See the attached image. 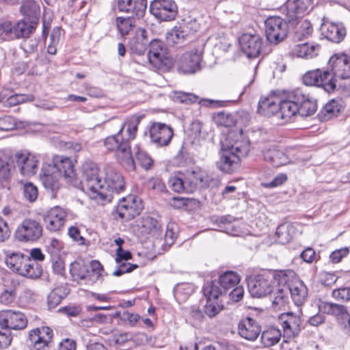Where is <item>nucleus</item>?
<instances>
[{
  "instance_id": "nucleus-54",
  "label": "nucleus",
  "mask_w": 350,
  "mask_h": 350,
  "mask_svg": "<svg viewBox=\"0 0 350 350\" xmlns=\"http://www.w3.org/2000/svg\"><path fill=\"white\" fill-rule=\"evenodd\" d=\"M312 32V27L310 21H304L295 31V37L299 40L304 39Z\"/></svg>"
},
{
  "instance_id": "nucleus-22",
  "label": "nucleus",
  "mask_w": 350,
  "mask_h": 350,
  "mask_svg": "<svg viewBox=\"0 0 350 350\" xmlns=\"http://www.w3.org/2000/svg\"><path fill=\"white\" fill-rule=\"evenodd\" d=\"M313 0H286L287 14L292 19L303 17L312 9Z\"/></svg>"
},
{
  "instance_id": "nucleus-18",
  "label": "nucleus",
  "mask_w": 350,
  "mask_h": 350,
  "mask_svg": "<svg viewBox=\"0 0 350 350\" xmlns=\"http://www.w3.org/2000/svg\"><path fill=\"white\" fill-rule=\"evenodd\" d=\"M0 324L11 329H22L26 327L27 319L25 314L21 312L11 310L0 312Z\"/></svg>"
},
{
  "instance_id": "nucleus-61",
  "label": "nucleus",
  "mask_w": 350,
  "mask_h": 350,
  "mask_svg": "<svg viewBox=\"0 0 350 350\" xmlns=\"http://www.w3.org/2000/svg\"><path fill=\"white\" fill-rule=\"evenodd\" d=\"M10 178V170L7 162L0 159V184L7 183Z\"/></svg>"
},
{
  "instance_id": "nucleus-60",
  "label": "nucleus",
  "mask_w": 350,
  "mask_h": 350,
  "mask_svg": "<svg viewBox=\"0 0 350 350\" xmlns=\"http://www.w3.org/2000/svg\"><path fill=\"white\" fill-rule=\"evenodd\" d=\"M118 268L113 273V275L117 276V277L120 276L122 274L126 273H130L133 270H134L135 269H136L137 267V265L131 264V263L122 262V261H121L120 263H118Z\"/></svg>"
},
{
  "instance_id": "nucleus-63",
  "label": "nucleus",
  "mask_w": 350,
  "mask_h": 350,
  "mask_svg": "<svg viewBox=\"0 0 350 350\" xmlns=\"http://www.w3.org/2000/svg\"><path fill=\"white\" fill-rule=\"evenodd\" d=\"M62 297L60 295V291L55 289L48 295V304L50 308H55L62 301Z\"/></svg>"
},
{
  "instance_id": "nucleus-8",
  "label": "nucleus",
  "mask_w": 350,
  "mask_h": 350,
  "mask_svg": "<svg viewBox=\"0 0 350 350\" xmlns=\"http://www.w3.org/2000/svg\"><path fill=\"white\" fill-rule=\"evenodd\" d=\"M265 35L271 43L282 41L288 33V24L280 16H270L265 22Z\"/></svg>"
},
{
  "instance_id": "nucleus-39",
  "label": "nucleus",
  "mask_w": 350,
  "mask_h": 350,
  "mask_svg": "<svg viewBox=\"0 0 350 350\" xmlns=\"http://www.w3.org/2000/svg\"><path fill=\"white\" fill-rule=\"evenodd\" d=\"M347 35V29L342 23H329V42L338 44Z\"/></svg>"
},
{
  "instance_id": "nucleus-20",
  "label": "nucleus",
  "mask_w": 350,
  "mask_h": 350,
  "mask_svg": "<svg viewBox=\"0 0 350 350\" xmlns=\"http://www.w3.org/2000/svg\"><path fill=\"white\" fill-rule=\"evenodd\" d=\"M278 321L283 328L284 336L288 338L295 337L301 330V319L293 312L281 314Z\"/></svg>"
},
{
  "instance_id": "nucleus-1",
  "label": "nucleus",
  "mask_w": 350,
  "mask_h": 350,
  "mask_svg": "<svg viewBox=\"0 0 350 350\" xmlns=\"http://www.w3.org/2000/svg\"><path fill=\"white\" fill-rule=\"evenodd\" d=\"M41 180L46 190L51 193V197H55V193L59 189V179L63 176L66 181L78 187L81 181L77 178L72 161L66 157L55 155L51 163H45L42 168Z\"/></svg>"
},
{
  "instance_id": "nucleus-45",
  "label": "nucleus",
  "mask_w": 350,
  "mask_h": 350,
  "mask_svg": "<svg viewBox=\"0 0 350 350\" xmlns=\"http://www.w3.org/2000/svg\"><path fill=\"white\" fill-rule=\"evenodd\" d=\"M134 151L136 160L139 165L146 170L150 169L153 164V160L151 157L146 152L140 150L139 146H135Z\"/></svg>"
},
{
  "instance_id": "nucleus-47",
  "label": "nucleus",
  "mask_w": 350,
  "mask_h": 350,
  "mask_svg": "<svg viewBox=\"0 0 350 350\" xmlns=\"http://www.w3.org/2000/svg\"><path fill=\"white\" fill-rule=\"evenodd\" d=\"M185 183L183 174L172 176L168 181L169 187L177 193L186 192V185Z\"/></svg>"
},
{
  "instance_id": "nucleus-56",
  "label": "nucleus",
  "mask_w": 350,
  "mask_h": 350,
  "mask_svg": "<svg viewBox=\"0 0 350 350\" xmlns=\"http://www.w3.org/2000/svg\"><path fill=\"white\" fill-rule=\"evenodd\" d=\"M11 332L0 324V349L8 347L12 342Z\"/></svg>"
},
{
  "instance_id": "nucleus-46",
  "label": "nucleus",
  "mask_w": 350,
  "mask_h": 350,
  "mask_svg": "<svg viewBox=\"0 0 350 350\" xmlns=\"http://www.w3.org/2000/svg\"><path fill=\"white\" fill-rule=\"evenodd\" d=\"M147 0H133L129 13L137 18H142L146 10Z\"/></svg>"
},
{
  "instance_id": "nucleus-3",
  "label": "nucleus",
  "mask_w": 350,
  "mask_h": 350,
  "mask_svg": "<svg viewBox=\"0 0 350 350\" xmlns=\"http://www.w3.org/2000/svg\"><path fill=\"white\" fill-rule=\"evenodd\" d=\"M104 145L107 150L116 152L118 159L128 170H135V165L130 145L127 141L124 140L122 135L118 132L116 135L106 137Z\"/></svg>"
},
{
  "instance_id": "nucleus-6",
  "label": "nucleus",
  "mask_w": 350,
  "mask_h": 350,
  "mask_svg": "<svg viewBox=\"0 0 350 350\" xmlns=\"http://www.w3.org/2000/svg\"><path fill=\"white\" fill-rule=\"evenodd\" d=\"M148 59L152 68L159 70H167L172 65V60L167 56L166 49L158 40L150 42Z\"/></svg>"
},
{
  "instance_id": "nucleus-15",
  "label": "nucleus",
  "mask_w": 350,
  "mask_h": 350,
  "mask_svg": "<svg viewBox=\"0 0 350 350\" xmlns=\"http://www.w3.org/2000/svg\"><path fill=\"white\" fill-rule=\"evenodd\" d=\"M67 213L60 206H54L49 210L43 216L46 228L51 232L59 231L66 222Z\"/></svg>"
},
{
  "instance_id": "nucleus-5",
  "label": "nucleus",
  "mask_w": 350,
  "mask_h": 350,
  "mask_svg": "<svg viewBox=\"0 0 350 350\" xmlns=\"http://www.w3.org/2000/svg\"><path fill=\"white\" fill-rule=\"evenodd\" d=\"M275 274L271 271H264L249 280L247 286L250 295L260 298L273 292Z\"/></svg>"
},
{
  "instance_id": "nucleus-33",
  "label": "nucleus",
  "mask_w": 350,
  "mask_h": 350,
  "mask_svg": "<svg viewBox=\"0 0 350 350\" xmlns=\"http://www.w3.org/2000/svg\"><path fill=\"white\" fill-rule=\"evenodd\" d=\"M282 333L280 329L271 326L265 329L260 336L261 343L265 347H272L280 340Z\"/></svg>"
},
{
  "instance_id": "nucleus-41",
  "label": "nucleus",
  "mask_w": 350,
  "mask_h": 350,
  "mask_svg": "<svg viewBox=\"0 0 350 350\" xmlns=\"http://www.w3.org/2000/svg\"><path fill=\"white\" fill-rule=\"evenodd\" d=\"M218 284L219 283L215 282H210L204 285L203 292L206 299L219 300V297L225 293L224 290L218 286Z\"/></svg>"
},
{
  "instance_id": "nucleus-53",
  "label": "nucleus",
  "mask_w": 350,
  "mask_h": 350,
  "mask_svg": "<svg viewBox=\"0 0 350 350\" xmlns=\"http://www.w3.org/2000/svg\"><path fill=\"white\" fill-rule=\"evenodd\" d=\"M344 107L345 104L342 98L332 99L329 101V118L337 117Z\"/></svg>"
},
{
  "instance_id": "nucleus-21",
  "label": "nucleus",
  "mask_w": 350,
  "mask_h": 350,
  "mask_svg": "<svg viewBox=\"0 0 350 350\" xmlns=\"http://www.w3.org/2000/svg\"><path fill=\"white\" fill-rule=\"evenodd\" d=\"M295 90L288 94L286 98L280 101V111L278 118L288 122L293 118L298 115L299 109L295 99Z\"/></svg>"
},
{
  "instance_id": "nucleus-23",
  "label": "nucleus",
  "mask_w": 350,
  "mask_h": 350,
  "mask_svg": "<svg viewBox=\"0 0 350 350\" xmlns=\"http://www.w3.org/2000/svg\"><path fill=\"white\" fill-rule=\"evenodd\" d=\"M329 314L334 318L338 327L346 332L350 327V314L346 306L329 304Z\"/></svg>"
},
{
  "instance_id": "nucleus-64",
  "label": "nucleus",
  "mask_w": 350,
  "mask_h": 350,
  "mask_svg": "<svg viewBox=\"0 0 350 350\" xmlns=\"http://www.w3.org/2000/svg\"><path fill=\"white\" fill-rule=\"evenodd\" d=\"M348 247H342L339 250H336L330 255L329 258L334 263L339 262L344 257L347 256L349 254Z\"/></svg>"
},
{
  "instance_id": "nucleus-34",
  "label": "nucleus",
  "mask_w": 350,
  "mask_h": 350,
  "mask_svg": "<svg viewBox=\"0 0 350 350\" xmlns=\"http://www.w3.org/2000/svg\"><path fill=\"white\" fill-rule=\"evenodd\" d=\"M12 39L14 38H20L28 36L35 29V24L29 23L24 20L17 22H12Z\"/></svg>"
},
{
  "instance_id": "nucleus-26",
  "label": "nucleus",
  "mask_w": 350,
  "mask_h": 350,
  "mask_svg": "<svg viewBox=\"0 0 350 350\" xmlns=\"http://www.w3.org/2000/svg\"><path fill=\"white\" fill-rule=\"evenodd\" d=\"M294 99H295L297 103L298 115L302 117L310 116L317 111V104L300 90H295V97Z\"/></svg>"
},
{
  "instance_id": "nucleus-57",
  "label": "nucleus",
  "mask_w": 350,
  "mask_h": 350,
  "mask_svg": "<svg viewBox=\"0 0 350 350\" xmlns=\"http://www.w3.org/2000/svg\"><path fill=\"white\" fill-rule=\"evenodd\" d=\"M39 10L37 3L33 0H27L21 7V12L27 16L36 14Z\"/></svg>"
},
{
  "instance_id": "nucleus-13",
  "label": "nucleus",
  "mask_w": 350,
  "mask_h": 350,
  "mask_svg": "<svg viewBox=\"0 0 350 350\" xmlns=\"http://www.w3.org/2000/svg\"><path fill=\"white\" fill-rule=\"evenodd\" d=\"M105 191L109 193V198H101L111 201L115 195H118L124 190L125 184L122 176L115 170L107 167L105 169V177L103 184Z\"/></svg>"
},
{
  "instance_id": "nucleus-40",
  "label": "nucleus",
  "mask_w": 350,
  "mask_h": 350,
  "mask_svg": "<svg viewBox=\"0 0 350 350\" xmlns=\"http://www.w3.org/2000/svg\"><path fill=\"white\" fill-rule=\"evenodd\" d=\"M239 276L235 272L226 271L220 275L218 283L226 292V291L234 288L239 282Z\"/></svg>"
},
{
  "instance_id": "nucleus-59",
  "label": "nucleus",
  "mask_w": 350,
  "mask_h": 350,
  "mask_svg": "<svg viewBox=\"0 0 350 350\" xmlns=\"http://www.w3.org/2000/svg\"><path fill=\"white\" fill-rule=\"evenodd\" d=\"M88 266L92 275V281L98 280L102 275L103 266L98 261L92 260Z\"/></svg>"
},
{
  "instance_id": "nucleus-38",
  "label": "nucleus",
  "mask_w": 350,
  "mask_h": 350,
  "mask_svg": "<svg viewBox=\"0 0 350 350\" xmlns=\"http://www.w3.org/2000/svg\"><path fill=\"white\" fill-rule=\"evenodd\" d=\"M42 273V268L37 262L32 260L29 256L28 261L24 265L23 269L20 275L29 278H38Z\"/></svg>"
},
{
  "instance_id": "nucleus-19",
  "label": "nucleus",
  "mask_w": 350,
  "mask_h": 350,
  "mask_svg": "<svg viewBox=\"0 0 350 350\" xmlns=\"http://www.w3.org/2000/svg\"><path fill=\"white\" fill-rule=\"evenodd\" d=\"M329 66L332 74L340 79L350 77V56L344 54H335L329 58Z\"/></svg>"
},
{
  "instance_id": "nucleus-30",
  "label": "nucleus",
  "mask_w": 350,
  "mask_h": 350,
  "mask_svg": "<svg viewBox=\"0 0 350 350\" xmlns=\"http://www.w3.org/2000/svg\"><path fill=\"white\" fill-rule=\"evenodd\" d=\"M5 263L8 267L13 272L21 274L22 269L26 262L28 261V256L23 254L20 252L5 253Z\"/></svg>"
},
{
  "instance_id": "nucleus-4",
  "label": "nucleus",
  "mask_w": 350,
  "mask_h": 350,
  "mask_svg": "<svg viewBox=\"0 0 350 350\" xmlns=\"http://www.w3.org/2000/svg\"><path fill=\"white\" fill-rule=\"evenodd\" d=\"M82 175L85 182L86 189L94 198H107L109 193L105 191L101 179L98 176V167L97 165L87 161L81 166Z\"/></svg>"
},
{
  "instance_id": "nucleus-62",
  "label": "nucleus",
  "mask_w": 350,
  "mask_h": 350,
  "mask_svg": "<svg viewBox=\"0 0 350 350\" xmlns=\"http://www.w3.org/2000/svg\"><path fill=\"white\" fill-rule=\"evenodd\" d=\"M332 297L337 300L349 301L350 299V288H340L334 290Z\"/></svg>"
},
{
  "instance_id": "nucleus-17",
  "label": "nucleus",
  "mask_w": 350,
  "mask_h": 350,
  "mask_svg": "<svg viewBox=\"0 0 350 350\" xmlns=\"http://www.w3.org/2000/svg\"><path fill=\"white\" fill-rule=\"evenodd\" d=\"M151 141L159 146L169 144L172 137V129L164 123L154 122L149 129Z\"/></svg>"
},
{
  "instance_id": "nucleus-2",
  "label": "nucleus",
  "mask_w": 350,
  "mask_h": 350,
  "mask_svg": "<svg viewBox=\"0 0 350 350\" xmlns=\"http://www.w3.org/2000/svg\"><path fill=\"white\" fill-rule=\"evenodd\" d=\"M248 152V142L237 141L229 150L222 151L220 159L217 161V166L224 172L232 173L239 167L241 157H245Z\"/></svg>"
},
{
  "instance_id": "nucleus-58",
  "label": "nucleus",
  "mask_w": 350,
  "mask_h": 350,
  "mask_svg": "<svg viewBox=\"0 0 350 350\" xmlns=\"http://www.w3.org/2000/svg\"><path fill=\"white\" fill-rule=\"evenodd\" d=\"M33 96L25 94H14L8 97L5 101L8 106H14L25 101L32 100Z\"/></svg>"
},
{
  "instance_id": "nucleus-36",
  "label": "nucleus",
  "mask_w": 350,
  "mask_h": 350,
  "mask_svg": "<svg viewBox=\"0 0 350 350\" xmlns=\"http://www.w3.org/2000/svg\"><path fill=\"white\" fill-rule=\"evenodd\" d=\"M319 48V45L318 44L314 45L304 43L297 44L293 53L299 57L310 59L317 55Z\"/></svg>"
},
{
  "instance_id": "nucleus-35",
  "label": "nucleus",
  "mask_w": 350,
  "mask_h": 350,
  "mask_svg": "<svg viewBox=\"0 0 350 350\" xmlns=\"http://www.w3.org/2000/svg\"><path fill=\"white\" fill-rule=\"evenodd\" d=\"M140 122L139 117H132L126 120L124 124L120 125V129L118 133L121 135L124 129L128 135L127 138L124 139V141H127L129 144V141L135 139L137 131L138 124Z\"/></svg>"
},
{
  "instance_id": "nucleus-44",
  "label": "nucleus",
  "mask_w": 350,
  "mask_h": 350,
  "mask_svg": "<svg viewBox=\"0 0 350 350\" xmlns=\"http://www.w3.org/2000/svg\"><path fill=\"white\" fill-rule=\"evenodd\" d=\"M142 228L143 232L157 237L159 235L161 225L157 219L148 217L143 219Z\"/></svg>"
},
{
  "instance_id": "nucleus-42",
  "label": "nucleus",
  "mask_w": 350,
  "mask_h": 350,
  "mask_svg": "<svg viewBox=\"0 0 350 350\" xmlns=\"http://www.w3.org/2000/svg\"><path fill=\"white\" fill-rule=\"evenodd\" d=\"M288 289L279 288L273 293L272 305L275 308L281 309L288 302Z\"/></svg>"
},
{
  "instance_id": "nucleus-50",
  "label": "nucleus",
  "mask_w": 350,
  "mask_h": 350,
  "mask_svg": "<svg viewBox=\"0 0 350 350\" xmlns=\"http://www.w3.org/2000/svg\"><path fill=\"white\" fill-rule=\"evenodd\" d=\"M12 21L6 19H0V40H7L12 39Z\"/></svg>"
},
{
  "instance_id": "nucleus-7",
  "label": "nucleus",
  "mask_w": 350,
  "mask_h": 350,
  "mask_svg": "<svg viewBox=\"0 0 350 350\" xmlns=\"http://www.w3.org/2000/svg\"><path fill=\"white\" fill-rule=\"evenodd\" d=\"M197 26L195 21L183 20L167 32L165 36L167 42L171 45L183 43L187 38L197 31Z\"/></svg>"
},
{
  "instance_id": "nucleus-11",
  "label": "nucleus",
  "mask_w": 350,
  "mask_h": 350,
  "mask_svg": "<svg viewBox=\"0 0 350 350\" xmlns=\"http://www.w3.org/2000/svg\"><path fill=\"white\" fill-rule=\"evenodd\" d=\"M150 13L158 20L170 21L178 14V7L174 0H154L150 5Z\"/></svg>"
},
{
  "instance_id": "nucleus-52",
  "label": "nucleus",
  "mask_w": 350,
  "mask_h": 350,
  "mask_svg": "<svg viewBox=\"0 0 350 350\" xmlns=\"http://www.w3.org/2000/svg\"><path fill=\"white\" fill-rule=\"evenodd\" d=\"M63 248V243L57 239H51L46 245L47 252L51 254V258L60 256Z\"/></svg>"
},
{
  "instance_id": "nucleus-31",
  "label": "nucleus",
  "mask_w": 350,
  "mask_h": 350,
  "mask_svg": "<svg viewBox=\"0 0 350 350\" xmlns=\"http://www.w3.org/2000/svg\"><path fill=\"white\" fill-rule=\"evenodd\" d=\"M263 157L266 161L270 163L274 167H280L289 162L288 156L282 151L275 148H269L264 151Z\"/></svg>"
},
{
  "instance_id": "nucleus-10",
  "label": "nucleus",
  "mask_w": 350,
  "mask_h": 350,
  "mask_svg": "<svg viewBox=\"0 0 350 350\" xmlns=\"http://www.w3.org/2000/svg\"><path fill=\"white\" fill-rule=\"evenodd\" d=\"M143 209L142 202L139 198L135 196H128L118 199L116 208L119 217L125 221H129L139 215Z\"/></svg>"
},
{
  "instance_id": "nucleus-25",
  "label": "nucleus",
  "mask_w": 350,
  "mask_h": 350,
  "mask_svg": "<svg viewBox=\"0 0 350 350\" xmlns=\"http://www.w3.org/2000/svg\"><path fill=\"white\" fill-rule=\"evenodd\" d=\"M328 70H321L315 69L308 71L303 76V82L306 85H316L322 88L325 92H327L326 88L327 82Z\"/></svg>"
},
{
  "instance_id": "nucleus-28",
  "label": "nucleus",
  "mask_w": 350,
  "mask_h": 350,
  "mask_svg": "<svg viewBox=\"0 0 350 350\" xmlns=\"http://www.w3.org/2000/svg\"><path fill=\"white\" fill-rule=\"evenodd\" d=\"M149 43L146 30L138 28L135 30V36L129 41V47L133 53L142 55L146 51Z\"/></svg>"
},
{
  "instance_id": "nucleus-27",
  "label": "nucleus",
  "mask_w": 350,
  "mask_h": 350,
  "mask_svg": "<svg viewBox=\"0 0 350 350\" xmlns=\"http://www.w3.org/2000/svg\"><path fill=\"white\" fill-rule=\"evenodd\" d=\"M183 176L186 185V193H193L206 185V174L200 170L187 172Z\"/></svg>"
},
{
  "instance_id": "nucleus-32",
  "label": "nucleus",
  "mask_w": 350,
  "mask_h": 350,
  "mask_svg": "<svg viewBox=\"0 0 350 350\" xmlns=\"http://www.w3.org/2000/svg\"><path fill=\"white\" fill-rule=\"evenodd\" d=\"M53 330L49 327H41L31 329L29 332L28 342L50 343L53 338Z\"/></svg>"
},
{
  "instance_id": "nucleus-16",
  "label": "nucleus",
  "mask_w": 350,
  "mask_h": 350,
  "mask_svg": "<svg viewBox=\"0 0 350 350\" xmlns=\"http://www.w3.org/2000/svg\"><path fill=\"white\" fill-rule=\"evenodd\" d=\"M242 51L249 57L255 58L259 55L262 48V38L257 34L245 33L239 39Z\"/></svg>"
},
{
  "instance_id": "nucleus-12",
  "label": "nucleus",
  "mask_w": 350,
  "mask_h": 350,
  "mask_svg": "<svg viewBox=\"0 0 350 350\" xmlns=\"http://www.w3.org/2000/svg\"><path fill=\"white\" fill-rule=\"evenodd\" d=\"M15 167L25 177L36 174L38 168V159L36 154L29 152H16L14 157Z\"/></svg>"
},
{
  "instance_id": "nucleus-14",
  "label": "nucleus",
  "mask_w": 350,
  "mask_h": 350,
  "mask_svg": "<svg viewBox=\"0 0 350 350\" xmlns=\"http://www.w3.org/2000/svg\"><path fill=\"white\" fill-rule=\"evenodd\" d=\"M201 51L194 49L183 53L178 62V69L185 74H193L200 69Z\"/></svg>"
},
{
  "instance_id": "nucleus-9",
  "label": "nucleus",
  "mask_w": 350,
  "mask_h": 350,
  "mask_svg": "<svg viewBox=\"0 0 350 350\" xmlns=\"http://www.w3.org/2000/svg\"><path fill=\"white\" fill-rule=\"evenodd\" d=\"M43 228L36 219H25L17 227L15 236L20 241H35L42 234Z\"/></svg>"
},
{
  "instance_id": "nucleus-48",
  "label": "nucleus",
  "mask_w": 350,
  "mask_h": 350,
  "mask_svg": "<svg viewBox=\"0 0 350 350\" xmlns=\"http://www.w3.org/2000/svg\"><path fill=\"white\" fill-rule=\"evenodd\" d=\"M116 25L120 34L124 36L128 34L133 26V20L130 17H118L116 18Z\"/></svg>"
},
{
  "instance_id": "nucleus-49",
  "label": "nucleus",
  "mask_w": 350,
  "mask_h": 350,
  "mask_svg": "<svg viewBox=\"0 0 350 350\" xmlns=\"http://www.w3.org/2000/svg\"><path fill=\"white\" fill-rule=\"evenodd\" d=\"M222 309L223 306L219 304V300L206 299L204 313L209 317H215Z\"/></svg>"
},
{
  "instance_id": "nucleus-43",
  "label": "nucleus",
  "mask_w": 350,
  "mask_h": 350,
  "mask_svg": "<svg viewBox=\"0 0 350 350\" xmlns=\"http://www.w3.org/2000/svg\"><path fill=\"white\" fill-rule=\"evenodd\" d=\"M71 273L73 276H76L81 280L88 278L91 280L92 275L88 265L83 262H75L71 265L70 268Z\"/></svg>"
},
{
  "instance_id": "nucleus-37",
  "label": "nucleus",
  "mask_w": 350,
  "mask_h": 350,
  "mask_svg": "<svg viewBox=\"0 0 350 350\" xmlns=\"http://www.w3.org/2000/svg\"><path fill=\"white\" fill-rule=\"evenodd\" d=\"M294 233V227L289 223L280 225L276 230L277 241L280 244H286L292 239Z\"/></svg>"
},
{
  "instance_id": "nucleus-24",
  "label": "nucleus",
  "mask_w": 350,
  "mask_h": 350,
  "mask_svg": "<svg viewBox=\"0 0 350 350\" xmlns=\"http://www.w3.org/2000/svg\"><path fill=\"white\" fill-rule=\"evenodd\" d=\"M239 334L247 340H255L259 336L261 329L258 323L250 317L240 321L238 325Z\"/></svg>"
},
{
  "instance_id": "nucleus-29",
  "label": "nucleus",
  "mask_w": 350,
  "mask_h": 350,
  "mask_svg": "<svg viewBox=\"0 0 350 350\" xmlns=\"http://www.w3.org/2000/svg\"><path fill=\"white\" fill-rule=\"evenodd\" d=\"M288 293L290 292L291 297L297 306L302 305L307 299L308 288L303 281L295 280L286 286Z\"/></svg>"
},
{
  "instance_id": "nucleus-51",
  "label": "nucleus",
  "mask_w": 350,
  "mask_h": 350,
  "mask_svg": "<svg viewBox=\"0 0 350 350\" xmlns=\"http://www.w3.org/2000/svg\"><path fill=\"white\" fill-rule=\"evenodd\" d=\"M24 198L30 202H35L38 196V188L31 183H26L23 187Z\"/></svg>"
},
{
  "instance_id": "nucleus-55",
  "label": "nucleus",
  "mask_w": 350,
  "mask_h": 350,
  "mask_svg": "<svg viewBox=\"0 0 350 350\" xmlns=\"http://www.w3.org/2000/svg\"><path fill=\"white\" fill-rule=\"evenodd\" d=\"M275 99V98L273 96L262 97L258 102V112L265 116H269V111L267 110Z\"/></svg>"
}]
</instances>
